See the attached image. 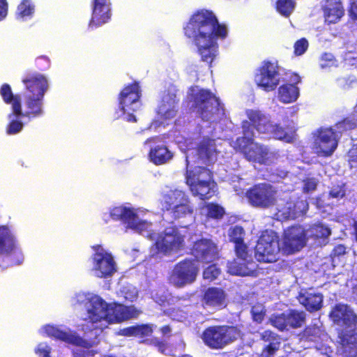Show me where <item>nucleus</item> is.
<instances>
[{"mask_svg":"<svg viewBox=\"0 0 357 357\" xmlns=\"http://www.w3.org/2000/svg\"><path fill=\"white\" fill-rule=\"evenodd\" d=\"M183 33L197 47L201 61L211 67L218 54V40H224L227 36L226 25L219 23L212 10L198 9L183 27Z\"/></svg>","mask_w":357,"mask_h":357,"instance_id":"nucleus-1","label":"nucleus"},{"mask_svg":"<svg viewBox=\"0 0 357 357\" xmlns=\"http://www.w3.org/2000/svg\"><path fill=\"white\" fill-rule=\"evenodd\" d=\"M22 82L24 87L25 111L22 112L21 106V114L14 116H24L29 119L43 116L44 97L48 89L47 78L38 73L26 72L22 78Z\"/></svg>","mask_w":357,"mask_h":357,"instance_id":"nucleus-2","label":"nucleus"},{"mask_svg":"<svg viewBox=\"0 0 357 357\" xmlns=\"http://www.w3.org/2000/svg\"><path fill=\"white\" fill-rule=\"evenodd\" d=\"M246 115L248 121L242 123L243 134L245 130L254 135L253 129L260 134L269 135L275 139L282 140L287 143L294 141V137L285 128L279 123L273 122L270 117L260 110L248 109Z\"/></svg>","mask_w":357,"mask_h":357,"instance_id":"nucleus-3","label":"nucleus"},{"mask_svg":"<svg viewBox=\"0 0 357 357\" xmlns=\"http://www.w3.org/2000/svg\"><path fill=\"white\" fill-rule=\"evenodd\" d=\"M254 136L245 130L243 136L236 138L234 149L241 153L249 162L265 165L274 163L279 158L278 153L271 151L266 146L255 143Z\"/></svg>","mask_w":357,"mask_h":357,"instance_id":"nucleus-4","label":"nucleus"},{"mask_svg":"<svg viewBox=\"0 0 357 357\" xmlns=\"http://www.w3.org/2000/svg\"><path fill=\"white\" fill-rule=\"evenodd\" d=\"M185 183L194 196L206 200L211 198L216 185L211 170L205 167L197 166L192 169H187L185 174Z\"/></svg>","mask_w":357,"mask_h":357,"instance_id":"nucleus-5","label":"nucleus"},{"mask_svg":"<svg viewBox=\"0 0 357 357\" xmlns=\"http://www.w3.org/2000/svg\"><path fill=\"white\" fill-rule=\"evenodd\" d=\"M160 203L162 211L167 212L174 220L193 216V205L183 191L175 190L165 194Z\"/></svg>","mask_w":357,"mask_h":357,"instance_id":"nucleus-6","label":"nucleus"},{"mask_svg":"<svg viewBox=\"0 0 357 357\" xmlns=\"http://www.w3.org/2000/svg\"><path fill=\"white\" fill-rule=\"evenodd\" d=\"M241 335L238 326L217 325L205 328L202 339L209 348L220 349L236 340Z\"/></svg>","mask_w":357,"mask_h":357,"instance_id":"nucleus-7","label":"nucleus"},{"mask_svg":"<svg viewBox=\"0 0 357 357\" xmlns=\"http://www.w3.org/2000/svg\"><path fill=\"white\" fill-rule=\"evenodd\" d=\"M282 252L280 238L273 230H265L259 236L255 248V256L257 260L264 263H274L280 258Z\"/></svg>","mask_w":357,"mask_h":357,"instance_id":"nucleus-8","label":"nucleus"},{"mask_svg":"<svg viewBox=\"0 0 357 357\" xmlns=\"http://www.w3.org/2000/svg\"><path fill=\"white\" fill-rule=\"evenodd\" d=\"M192 107L203 121H210L223 110L220 99L209 89H199L192 96Z\"/></svg>","mask_w":357,"mask_h":357,"instance_id":"nucleus-9","label":"nucleus"},{"mask_svg":"<svg viewBox=\"0 0 357 357\" xmlns=\"http://www.w3.org/2000/svg\"><path fill=\"white\" fill-rule=\"evenodd\" d=\"M142 96V90L139 82L134 81L125 86L119 94V107L128 122L135 123L137 118L133 112L139 108V100Z\"/></svg>","mask_w":357,"mask_h":357,"instance_id":"nucleus-10","label":"nucleus"},{"mask_svg":"<svg viewBox=\"0 0 357 357\" xmlns=\"http://www.w3.org/2000/svg\"><path fill=\"white\" fill-rule=\"evenodd\" d=\"M6 259V266L20 265L24 257L17 246L16 237L8 225H0V257Z\"/></svg>","mask_w":357,"mask_h":357,"instance_id":"nucleus-11","label":"nucleus"},{"mask_svg":"<svg viewBox=\"0 0 357 357\" xmlns=\"http://www.w3.org/2000/svg\"><path fill=\"white\" fill-rule=\"evenodd\" d=\"M89 319L92 323H96L101 320L109 321L121 322L134 317V311L130 307L121 304L115 305L111 307L93 305L88 311Z\"/></svg>","mask_w":357,"mask_h":357,"instance_id":"nucleus-12","label":"nucleus"},{"mask_svg":"<svg viewBox=\"0 0 357 357\" xmlns=\"http://www.w3.org/2000/svg\"><path fill=\"white\" fill-rule=\"evenodd\" d=\"M331 319L335 324L341 325L346 328L351 329L353 333L349 335L347 333H342L340 335L341 344L343 347L349 344V338L355 332L357 326V314L347 304L337 303L329 312Z\"/></svg>","mask_w":357,"mask_h":357,"instance_id":"nucleus-13","label":"nucleus"},{"mask_svg":"<svg viewBox=\"0 0 357 357\" xmlns=\"http://www.w3.org/2000/svg\"><path fill=\"white\" fill-rule=\"evenodd\" d=\"M276 194V190L271 184L260 183L250 188L245 192V197L252 206L268 208L275 204Z\"/></svg>","mask_w":357,"mask_h":357,"instance_id":"nucleus-14","label":"nucleus"},{"mask_svg":"<svg viewBox=\"0 0 357 357\" xmlns=\"http://www.w3.org/2000/svg\"><path fill=\"white\" fill-rule=\"evenodd\" d=\"M199 272V267L196 260L192 258H185L174 265L171 278L176 287L182 288L193 283Z\"/></svg>","mask_w":357,"mask_h":357,"instance_id":"nucleus-15","label":"nucleus"},{"mask_svg":"<svg viewBox=\"0 0 357 357\" xmlns=\"http://www.w3.org/2000/svg\"><path fill=\"white\" fill-rule=\"evenodd\" d=\"M255 82L265 91H272L280 83L279 70L277 63L265 60L257 69Z\"/></svg>","mask_w":357,"mask_h":357,"instance_id":"nucleus-16","label":"nucleus"},{"mask_svg":"<svg viewBox=\"0 0 357 357\" xmlns=\"http://www.w3.org/2000/svg\"><path fill=\"white\" fill-rule=\"evenodd\" d=\"M307 234L300 225L291 226L284 230L282 242V253L284 255H293L305 246Z\"/></svg>","mask_w":357,"mask_h":357,"instance_id":"nucleus-17","label":"nucleus"},{"mask_svg":"<svg viewBox=\"0 0 357 357\" xmlns=\"http://www.w3.org/2000/svg\"><path fill=\"white\" fill-rule=\"evenodd\" d=\"M184 243V236L180 234L176 227L166 228L160 234L155 241V246L158 253L169 255L181 248Z\"/></svg>","mask_w":357,"mask_h":357,"instance_id":"nucleus-18","label":"nucleus"},{"mask_svg":"<svg viewBox=\"0 0 357 357\" xmlns=\"http://www.w3.org/2000/svg\"><path fill=\"white\" fill-rule=\"evenodd\" d=\"M305 322V312L296 310H289L287 312L280 314H273L268 319V323L280 331L301 328Z\"/></svg>","mask_w":357,"mask_h":357,"instance_id":"nucleus-19","label":"nucleus"},{"mask_svg":"<svg viewBox=\"0 0 357 357\" xmlns=\"http://www.w3.org/2000/svg\"><path fill=\"white\" fill-rule=\"evenodd\" d=\"M190 254L196 261L210 264L219 258L218 245L211 239L201 238L196 240L190 248Z\"/></svg>","mask_w":357,"mask_h":357,"instance_id":"nucleus-20","label":"nucleus"},{"mask_svg":"<svg viewBox=\"0 0 357 357\" xmlns=\"http://www.w3.org/2000/svg\"><path fill=\"white\" fill-rule=\"evenodd\" d=\"M95 251L92 255L93 267L96 275L100 278H106L111 276L115 271V262L110 253L106 252L100 245H93Z\"/></svg>","mask_w":357,"mask_h":357,"instance_id":"nucleus-21","label":"nucleus"},{"mask_svg":"<svg viewBox=\"0 0 357 357\" xmlns=\"http://www.w3.org/2000/svg\"><path fill=\"white\" fill-rule=\"evenodd\" d=\"M318 135L314 140L315 153L319 156L328 158L336 150L339 137L332 128H319Z\"/></svg>","mask_w":357,"mask_h":357,"instance_id":"nucleus-22","label":"nucleus"},{"mask_svg":"<svg viewBox=\"0 0 357 357\" xmlns=\"http://www.w3.org/2000/svg\"><path fill=\"white\" fill-rule=\"evenodd\" d=\"M44 331L48 337L54 340L86 349L92 347L95 344L93 341L84 340L82 337L61 330L58 327L52 325H46L44 327Z\"/></svg>","mask_w":357,"mask_h":357,"instance_id":"nucleus-23","label":"nucleus"},{"mask_svg":"<svg viewBox=\"0 0 357 357\" xmlns=\"http://www.w3.org/2000/svg\"><path fill=\"white\" fill-rule=\"evenodd\" d=\"M111 3L109 0H93L91 18L89 23L91 28H96L111 19Z\"/></svg>","mask_w":357,"mask_h":357,"instance_id":"nucleus-24","label":"nucleus"},{"mask_svg":"<svg viewBox=\"0 0 357 357\" xmlns=\"http://www.w3.org/2000/svg\"><path fill=\"white\" fill-rule=\"evenodd\" d=\"M202 303L204 307L222 310L227 306V294L222 288L208 287L203 293Z\"/></svg>","mask_w":357,"mask_h":357,"instance_id":"nucleus-25","label":"nucleus"},{"mask_svg":"<svg viewBox=\"0 0 357 357\" xmlns=\"http://www.w3.org/2000/svg\"><path fill=\"white\" fill-rule=\"evenodd\" d=\"M321 10L324 22L328 24L339 22L344 15V8L341 0H324Z\"/></svg>","mask_w":357,"mask_h":357,"instance_id":"nucleus-26","label":"nucleus"},{"mask_svg":"<svg viewBox=\"0 0 357 357\" xmlns=\"http://www.w3.org/2000/svg\"><path fill=\"white\" fill-rule=\"evenodd\" d=\"M110 218L114 220H121L128 225V227L139 229L143 225L138 222L137 214L130 208L124 206H115L109 212Z\"/></svg>","mask_w":357,"mask_h":357,"instance_id":"nucleus-27","label":"nucleus"},{"mask_svg":"<svg viewBox=\"0 0 357 357\" xmlns=\"http://www.w3.org/2000/svg\"><path fill=\"white\" fill-rule=\"evenodd\" d=\"M196 155L199 160L207 165L215 160L217 155L216 144L214 139L204 137L195 147Z\"/></svg>","mask_w":357,"mask_h":357,"instance_id":"nucleus-28","label":"nucleus"},{"mask_svg":"<svg viewBox=\"0 0 357 357\" xmlns=\"http://www.w3.org/2000/svg\"><path fill=\"white\" fill-rule=\"evenodd\" d=\"M291 80L294 84H283L278 88L279 100L284 103L295 102L299 96V89L296 84L301 82V77L296 73L292 74Z\"/></svg>","mask_w":357,"mask_h":357,"instance_id":"nucleus-29","label":"nucleus"},{"mask_svg":"<svg viewBox=\"0 0 357 357\" xmlns=\"http://www.w3.org/2000/svg\"><path fill=\"white\" fill-rule=\"evenodd\" d=\"M0 95L3 102L11 106L12 112L8 115V119L14 114H21V97L19 94L13 93L11 86L8 84L4 83L1 86Z\"/></svg>","mask_w":357,"mask_h":357,"instance_id":"nucleus-30","label":"nucleus"},{"mask_svg":"<svg viewBox=\"0 0 357 357\" xmlns=\"http://www.w3.org/2000/svg\"><path fill=\"white\" fill-rule=\"evenodd\" d=\"M174 157V153L165 144H155L149 152V158L154 165H161L167 163Z\"/></svg>","mask_w":357,"mask_h":357,"instance_id":"nucleus-31","label":"nucleus"},{"mask_svg":"<svg viewBox=\"0 0 357 357\" xmlns=\"http://www.w3.org/2000/svg\"><path fill=\"white\" fill-rule=\"evenodd\" d=\"M300 303L309 312H315L321 309L324 296L320 293H303L298 296Z\"/></svg>","mask_w":357,"mask_h":357,"instance_id":"nucleus-32","label":"nucleus"},{"mask_svg":"<svg viewBox=\"0 0 357 357\" xmlns=\"http://www.w3.org/2000/svg\"><path fill=\"white\" fill-rule=\"evenodd\" d=\"M35 12V6L31 0H22L17 7V19L25 20L33 17Z\"/></svg>","mask_w":357,"mask_h":357,"instance_id":"nucleus-33","label":"nucleus"},{"mask_svg":"<svg viewBox=\"0 0 357 357\" xmlns=\"http://www.w3.org/2000/svg\"><path fill=\"white\" fill-rule=\"evenodd\" d=\"M337 132L342 134L357 128V117L354 113L343 118L335 124Z\"/></svg>","mask_w":357,"mask_h":357,"instance_id":"nucleus-34","label":"nucleus"},{"mask_svg":"<svg viewBox=\"0 0 357 357\" xmlns=\"http://www.w3.org/2000/svg\"><path fill=\"white\" fill-rule=\"evenodd\" d=\"M310 237L314 239H326L331 234V229L321 223L311 225L308 230Z\"/></svg>","mask_w":357,"mask_h":357,"instance_id":"nucleus-35","label":"nucleus"},{"mask_svg":"<svg viewBox=\"0 0 357 357\" xmlns=\"http://www.w3.org/2000/svg\"><path fill=\"white\" fill-rule=\"evenodd\" d=\"M288 212L286 213L287 217L295 218L306 212L308 208V204L305 200L297 199L294 202H287Z\"/></svg>","mask_w":357,"mask_h":357,"instance_id":"nucleus-36","label":"nucleus"},{"mask_svg":"<svg viewBox=\"0 0 357 357\" xmlns=\"http://www.w3.org/2000/svg\"><path fill=\"white\" fill-rule=\"evenodd\" d=\"M294 7L295 2L293 0H277L275 2L276 10L284 17H289Z\"/></svg>","mask_w":357,"mask_h":357,"instance_id":"nucleus-37","label":"nucleus"},{"mask_svg":"<svg viewBox=\"0 0 357 357\" xmlns=\"http://www.w3.org/2000/svg\"><path fill=\"white\" fill-rule=\"evenodd\" d=\"M22 116H13L6 127V132L8 135H13L20 132L24 128V123L20 120Z\"/></svg>","mask_w":357,"mask_h":357,"instance_id":"nucleus-38","label":"nucleus"},{"mask_svg":"<svg viewBox=\"0 0 357 357\" xmlns=\"http://www.w3.org/2000/svg\"><path fill=\"white\" fill-rule=\"evenodd\" d=\"M234 251L238 258L244 262L248 263L252 260V256L249 254L248 248L244 241L234 245Z\"/></svg>","mask_w":357,"mask_h":357,"instance_id":"nucleus-39","label":"nucleus"},{"mask_svg":"<svg viewBox=\"0 0 357 357\" xmlns=\"http://www.w3.org/2000/svg\"><path fill=\"white\" fill-rule=\"evenodd\" d=\"M245 231L243 227L235 225L230 228L229 231V238L230 242L235 244L244 241Z\"/></svg>","mask_w":357,"mask_h":357,"instance_id":"nucleus-40","label":"nucleus"},{"mask_svg":"<svg viewBox=\"0 0 357 357\" xmlns=\"http://www.w3.org/2000/svg\"><path fill=\"white\" fill-rule=\"evenodd\" d=\"M153 332V326L149 324L135 325V337H146L151 336Z\"/></svg>","mask_w":357,"mask_h":357,"instance_id":"nucleus-41","label":"nucleus"},{"mask_svg":"<svg viewBox=\"0 0 357 357\" xmlns=\"http://www.w3.org/2000/svg\"><path fill=\"white\" fill-rule=\"evenodd\" d=\"M207 209L208 216L214 219H220L225 214V210L223 207L219 206L217 204H208L207 206Z\"/></svg>","mask_w":357,"mask_h":357,"instance_id":"nucleus-42","label":"nucleus"},{"mask_svg":"<svg viewBox=\"0 0 357 357\" xmlns=\"http://www.w3.org/2000/svg\"><path fill=\"white\" fill-rule=\"evenodd\" d=\"M260 340L268 343L281 344V337L280 335L271 330H265L260 333Z\"/></svg>","mask_w":357,"mask_h":357,"instance_id":"nucleus-43","label":"nucleus"},{"mask_svg":"<svg viewBox=\"0 0 357 357\" xmlns=\"http://www.w3.org/2000/svg\"><path fill=\"white\" fill-rule=\"evenodd\" d=\"M176 113L177 109L174 105L167 107L165 104H162L158 107V114L165 120L173 119Z\"/></svg>","mask_w":357,"mask_h":357,"instance_id":"nucleus-44","label":"nucleus"},{"mask_svg":"<svg viewBox=\"0 0 357 357\" xmlns=\"http://www.w3.org/2000/svg\"><path fill=\"white\" fill-rule=\"evenodd\" d=\"M309 47L308 40L305 38L297 40L294 45V54L295 56H301L305 53Z\"/></svg>","mask_w":357,"mask_h":357,"instance_id":"nucleus-45","label":"nucleus"},{"mask_svg":"<svg viewBox=\"0 0 357 357\" xmlns=\"http://www.w3.org/2000/svg\"><path fill=\"white\" fill-rule=\"evenodd\" d=\"M220 274V269L215 264H211L203 271V277L206 280L213 281L215 280Z\"/></svg>","mask_w":357,"mask_h":357,"instance_id":"nucleus-46","label":"nucleus"},{"mask_svg":"<svg viewBox=\"0 0 357 357\" xmlns=\"http://www.w3.org/2000/svg\"><path fill=\"white\" fill-rule=\"evenodd\" d=\"M280 347V344L268 343L262 349L261 356L264 357H274Z\"/></svg>","mask_w":357,"mask_h":357,"instance_id":"nucleus-47","label":"nucleus"},{"mask_svg":"<svg viewBox=\"0 0 357 357\" xmlns=\"http://www.w3.org/2000/svg\"><path fill=\"white\" fill-rule=\"evenodd\" d=\"M251 314L254 321L261 324L264 319L266 310L263 308L254 306L251 309Z\"/></svg>","mask_w":357,"mask_h":357,"instance_id":"nucleus-48","label":"nucleus"},{"mask_svg":"<svg viewBox=\"0 0 357 357\" xmlns=\"http://www.w3.org/2000/svg\"><path fill=\"white\" fill-rule=\"evenodd\" d=\"M346 195L344 185L333 187L329 191V197L332 198L341 199Z\"/></svg>","mask_w":357,"mask_h":357,"instance_id":"nucleus-49","label":"nucleus"},{"mask_svg":"<svg viewBox=\"0 0 357 357\" xmlns=\"http://www.w3.org/2000/svg\"><path fill=\"white\" fill-rule=\"evenodd\" d=\"M36 66L39 70L43 71L50 66V61L45 56H38L36 60Z\"/></svg>","mask_w":357,"mask_h":357,"instance_id":"nucleus-50","label":"nucleus"},{"mask_svg":"<svg viewBox=\"0 0 357 357\" xmlns=\"http://www.w3.org/2000/svg\"><path fill=\"white\" fill-rule=\"evenodd\" d=\"M349 162L351 168L357 169V143L352 146L349 152Z\"/></svg>","mask_w":357,"mask_h":357,"instance_id":"nucleus-51","label":"nucleus"},{"mask_svg":"<svg viewBox=\"0 0 357 357\" xmlns=\"http://www.w3.org/2000/svg\"><path fill=\"white\" fill-rule=\"evenodd\" d=\"M319 328L315 326H307L303 331V337L307 340H312V337L317 335L319 333Z\"/></svg>","mask_w":357,"mask_h":357,"instance_id":"nucleus-52","label":"nucleus"},{"mask_svg":"<svg viewBox=\"0 0 357 357\" xmlns=\"http://www.w3.org/2000/svg\"><path fill=\"white\" fill-rule=\"evenodd\" d=\"M347 252V248L343 244H338L335 245L331 251V257L332 258L342 257L346 255Z\"/></svg>","mask_w":357,"mask_h":357,"instance_id":"nucleus-53","label":"nucleus"},{"mask_svg":"<svg viewBox=\"0 0 357 357\" xmlns=\"http://www.w3.org/2000/svg\"><path fill=\"white\" fill-rule=\"evenodd\" d=\"M348 13L350 20L355 24L357 29V4L356 3H351Z\"/></svg>","mask_w":357,"mask_h":357,"instance_id":"nucleus-54","label":"nucleus"},{"mask_svg":"<svg viewBox=\"0 0 357 357\" xmlns=\"http://www.w3.org/2000/svg\"><path fill=\"white\" fill-rule=\"evenodd\" d=\"M151 342L153 344L158 348V351L162 354L165 353L168 348V344L164 340H160L158 338H154Z\"/></svg>","mask_w":357,"mask_h":357,"instance_id":"nucleus-55","label":"nucleus"},{"mask_svg":"<svg viewBox=\"0 0 357 357\" xmlns=\"http://www.w3.org/2000/svg\"><path fill=\"white\" fill-rule=\"evenodd\" d=\"M317 185V184L314 178H307L304 181L303 190L305 192H309L314 190Z\"/></svg>","mask_w":357,"mask_h":357,"instance_id":"nucleus-56","label":"nucleus"},{"mask_svg":"<svg viewBox=\"0 0 357 357\" xmlns=\"http://www.w3.org/2000/svg\"><path fill=\"white\" fill-rule=\"evenodd\" d=\"M38 357H50V349L47 347H44L40 344L35 350Z\"/></svg>","mask_w":357,"mask_h":357,"instance_id":"nucleus-57","label":"nucleus"},{"mask_svg":"<svg viewBox=\"0 0 357 357\" xmlns=\"http://www.w3.org/2000/svg\"><path fill=\"white\" fill-rule=\"evenodd\" d=\"M8 4L6 0H0V21L4 20L8 15Z\"/></svg>","mask_w":357,"mask_h":357,"instance_id":"nucleus-58","label":"nucleus"},{"mask_svg":"<svg viewBox=\"0 0 357 357\" xmlns=\"http://www.w3.org/2000/svg\"><path fill=\"white\" fill-rule=\"evenodd\" d=\"M96 351L94 350H77L74 354V357H95Z\"/></svg>","mask_w":357,"mask_h":357,"instance_id":"nucleus-59","label":"nucleus"},{"mask_svg":"<svg viewBox=\"0 0 357 357\" xmlns=\"http://www.w3.org/2000/svg\"><path fill=\"white\" fill-rule=\"evenodd\" d=\"M119 334L127 337H135V325L121 329Z\"/></svg>","mask_w":357,"mask_h":357,"instance_id":"nucleus-60","label":"nucleus"},{"mask_svg":"<svg viewBox=\"0 0 357 357\" xmlns=\"http://www.w3.org/2000/svg\"><path fill=\"white\" fill-rule=\"evenodd\" d=\"M273 179L284 178L287 175V172L283 169H275L272 173Z\"/></svg>","mask_w":357,"mask_h":357,"instance_id":"nucleus-61","label":"nucleus"},{"mask_svg":"<svg viewBox=\"0 0 357 357\" xmlns=\"http://www.w3.org/2000/svg\"><path fill=\"white\" fill-rule=\"evenodd\" d=\"M160 331L163 337H169L171 336L172 328L169 325H165L160 327Z\"/></svg>","mask_w":357,"mask_h":357,"instance_id":"nucleus-62","label":"nucleus"},{"mask_svg":"<svg viewBox=\"0 0 357 357\" xmlns=\"http://www.w3.org/2000/svg\"><path fill=\"white\" fill-rule=\"evenodd\" d=\"M160 140V138L158 136H155V137H149L148 138L145 142H144V144H147V143H149V142H153V143H158Z\"/></svg>","mask_w":357,"mask_h":357,"instance_id":"nucleus-63","label":"nucleus"},{"mask_svg":"<svg viewBox=\"0 0 357 357\" xmlns=\"http://www.w3.org/2000/svg\"><path fill=\"white\" fill-rule=\"evenodd\" d=\"M352 227L354 229L353 235L354 236L355 241L357 242V221H354L353 222Z\"/></svg>","mask_w":357,"mask_h":357,"instance_id":"nucleus-64","label":"nucleus"}]
</instances>
